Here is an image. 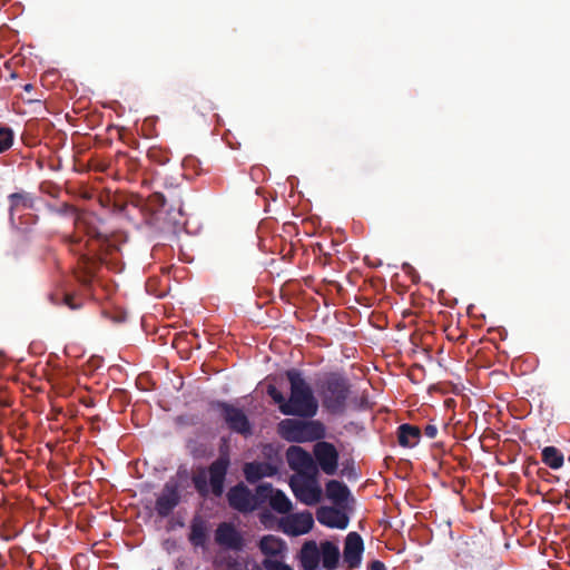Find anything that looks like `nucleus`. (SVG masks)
Masks as SVG:
<instances>
[{"label":"nucleus","mask_w":570,"mask_h":570,"mask_svg":"<svg viewBox=\"0 0 570 570\" xmlns=\"http://www.w3.org/2000/svg\"><path fill=\"white\" fill-rule=\"evenodd\" d=\"M287 379L291 383V395L289 399L286 400V404L282 406V413L303 417L314 416L317 412L318 404L309 385L295 370L287 372Z\"/></svg>","instance_id":"1"},{"label":"nucleus","mask_w":570,"mask_h":570,"mask_svg":"<svg viewBox=\"0 0 570 570\" xmlns=\"http://www.w3.org/2000/svg\"><path fill=\"white\" fill-rule=\"evenodd\" d=\"M278 433L288 442L304 443L324 438L325 428L318 421L285 419L278 424Z\"/></svg>","instance_id":"2"},{"label":"nucleus","mask_w":570,"mask_h":570,"mask_svg":"<svg viewBox=\"0 0 570 570\" xmlns=\"http://www.w3.org/2000/svg\"><path fill=\"white\" fill-rule=\"evenodd\" d=\"M228 464V458L220 456L209 466L208 471L197 473L194 476V484L198 492L203 495L212 492L216 497H219L224 490Z\"/></svg>","instance_id":"3"},{"label":"nucleus","mask_w":570,"mask_h":570,"mask_svg":"<svg viewBox=\"0 0 570 570\" xmlns=\"http://www.w3.org/2000/svg\"><path fill=\"white\" fill-rule=\"evenodd\" d=\"M316 474H294L289 479V487L295 498L306 505L317 504L323 497V490Z\"/></svg>","instance_id":"4"},{"label":"nucleus","mask_w":570,"mask_h":570,"mask_svg":"<svg viewBox=\"0 0 570 570\" xmlns=\"http://www.w3.org/2000/svg\"><path fill=\"white\" fill-rule=\"evenodd\" d=\"M347 395L348 390L343 380H330L323 394V405L328 412L341 414L345 410Z\"/></svg>","instance_id":"5"},{"label":"nucleus","mask_w":570,"mask_h":570,"mask_svg":"<svg viewBox=\"0 0 570 570\" xmlns=\"http://www.w3.org/2000/svg\"><path fill=\"white\" fill-rule=\"evenodd\" d=\"M313 524L314 519L308 511L286 514L279 520L281 530L292 537H298L309 532Z\"/></svg>","instance_id":"6"},{"label":"nucleus","mask_w":570,"mask_h":570,"mask_svg":"<svg viewBox=\"0 0 570 570\" xmlns=\"http://www.w3.org/2000/svg\"><path fill=\"white\" fill-rule=\"evenodd\" d=\"M286 460L295 474L317 473L312 455L301 446L292 445L286 451Z\"/></svg>","instance_id":"7"},{"label":"nucleus","mask_w":570,"mask_h":570,"mask_svg":"<svg viewBox=\"0 0 570 570\" xmlns=\"http://www.w3.org/2000/svg\"><path fill=\"white\" fill-rule=\"evenodd\" d=\"M314 455L324 473L328 475L336 473L338 452L333 444L324 441L317 442L314 445Z\"/></svg>","instance_id":"8"},{"label":"nucleus","mask_w":570,"mask_h":570,"mask_svg":"<svg viewBox=\"0 0 570 570\" xmlns=\"http://www.w3.org/2000/svg\"><path fill=\"white\" fill-rule=\"evenodd\" d=\"M364 544L361 535L356 532H350L345 539L343 550V560L348 568L355 569L361 566Z\"/></svg>","instance_id":"9"},{"label":"nucleus","mask_w":570,"mask_h":570,"mask_svg":"<svg viewBox=\"0 0 570 570\" xmlns=\"http://www.w3.org/2000/svg\"><path fill=\"white\" fill-rule=\"evenodd\" d=\"M227 498L230 507L240 512L253 511L258 503L257 498L242 484L232 488Z\"/></svg>","instance_id":"10"},{"label":"nucleus","mask_w":570,"mask_h":570,"mask_svg":"<svg viewBox=\"0 0 570 570\" xmlns=\"http://www.w3.org/2000/svg\"><path fill=\"white\" fill-rule=\"evenodd\" d=\"M220 409L229 429L242 434L249 433L250 425L242 410L226 403L220 404Z\"/></svg>","instance_id":"11"},{"label":"nucleus","mask_w":570,"mask_h":570,"mask_svg":"<svg viewBox=\"0 0 570 570\" xmlns=\"http://www.w3.org/2000/svg\"><path fill=\"white\" fill-rule=\"evenodd\" d=\"M178 502L179 493L177 483L169 481L165 484L160 495L156 501V510L160 515L166 517L173 511Z\"/></svg>","instance_id":"12"},{"label":"nucleus","mask_w":570,"mask_h":570,"mask_svg":"<svg viewBox=\"0 0 570 570\" xmlns=\"http://www.w3.org/2000/svg\"><path fill=\"white\" fill-rule=\"evenodd\" d=\"M216 542L230 550H240L243 548V538L240 533L229 523L218 525L215 533Z\"/></svg>","instance_id":"13"},{"label":"nucleus","mask_w":570,"mask_h":570,"mask_svg":"<svg viewBox=\"0 0 570 570\" xmlns=\"http://www.w3.org/2000/svg\"><path fill=\"white\" fill-rule=\"evenodd\" d=\"M317 521L328 528L346 529L348 525L347 515L332 507H321L316 512Z\"/></svg>","instance_id":"14"},{"label":"nucleus","mask_w":570,"mask_h":570,"mask_svg":"<svg viewBox=\"0 0 570 570\" xmlns=\"http://www.w3.org/2000/svg\"><path fill=\"white\" fill-rule=\"evenodd\" d=\"M259 548L266 556L265 559H274L279 561L285 558L287 551L286 543L275 535L263 537L259 542Z\"/></svg>","instance_id":"15"},{"label":"nucleus","mask_w":570,"mask_h":570,"mask_svg":"<svg viewBox=\"0 0 570 570\" xmlns=\"http://www.w3.org/2000/svg\"><path fill=\"white\" fill-rule=\"evenodd\" d=\"M299 561L304 570H316L318 568L321 563L320 547L315 541H307L303 544Z\"/></svg>","instance_id":"16"},{"label":"nucleus","mask_w":570,"mask_h":570,"mask_svg":"<svg viewBox=\"0 0 570 570\" xmlns=\"http://www.w3.org/2000/svg\"><path fill=\"white\" fill-rule=\"evenodd\" d=\"M277 473V468L267 462H252L244 468V474L248 482H256L262 478L273 476Z\"/></svg>","instance_id":"17"},{"label":"nucleus","mask_w":570,"mask_h":570,"mask_svg":"<svg viewBox=\"0 0 570 570\" xmlns=\"http://www.w3.org/2000/svg\"><path fill=\"white\" fill-rule=\"evenodd\" d=\"M318 547L322 566L327 570H334L340 561L338 546L331 541H323Z\"/></svg>","instance_id":"18"},{"label":"nucleus","mask_w":570,"mask_h":570,"mask_svg":"<svg viewBox=\"0 0 570 570\" xmlns=\"http://www.w3.org/2000/svg\"><path fill=\"white\" fill-rule=\"evenodd\" d=\"M326 497L334 504L344 507L348 500L350 490L343 482L331 480L326 484Z\"/></svg>","instance_id":"19"},{"label":"nucleus","mask_w":570,"mask_h":570,"mask_svg":"<svg viewBox=\"0 0 570 570\" xmlns=\"http://www.w3.org/2000/svg\"><path fill=\"white\" fill-rule=\"evenodd\" d=\"M421 432L417 428L403 424L399 428V443L404 448H413L419 443Z\"/></svg>","instance_id":"20"},{"label":"nucleus","mask_w":570,"mask_h":570,"mask_svg":"<svg viewBox=\"0 0 570 570\" xmlns=\"http://www.w3.org/2000/svg\"><path fill=\"white\" fill-rule=\"evenodd\" d=\"M269 504L278 513L286 514L292 510V501L281 490H269Z\"/></svg>","instance_id":"21"},{"label":"nucleus","mask_w":570,"mask_h":570,"mask_svg":"<svg viewBox=\"0 0 570 570\" xmlns=\"http://www.w3.org/2000/svg\"><path fill=\"white\" fill-rule=\"evenodd\" d=\"M542 461L551 469L558 470L563 465V454L554 446H546L542 450Z\"/></svg>","instance_id":"22"},{"label":"nucleus","mask_w":570,"mask_h":570,"mask_svg":"<svg viewBox=\"0 0 570 570\" xmlns=\"http://www.w3.org/2000/svg\"><path fill=\"white\" fill-rule=\"evenodd\" d=\"M189 540L194 546H197V547H203L205 544L206 529L203 523H200V522L193 523Z\"/></svg>","instance_id":"23"},{"label":"nucleus","mask_w":570,"mask_h":570,"mask_svg":"<svg viewBox=\"0 0 570 570\" xmlns=\"http://www.w3.org/2000/svg\"><path fill=\"white\" fill-rule=\"evenodd\" d=\"M13 142V132L9 128L0 127V154L8 150Z\"/></svg>","instance_id":"24"},{"label":"nucleus","mask_w":570,"mask_h":570,"mask_svg":"<svg viewBox=\"0 0 570 570\" xmlns=\"http://www.w3.org/2000/svg\"><path fill=\"white\" fill-rule=\"evenodd\" d=\"M267 393L273 399V401L278 404V409L282 412L283 404H286V400L282 392H279L274 385H269Z\"/></svg>","instance_id":"25"},{"label":"nucleus","mask_w":570,"mask_h":570,"mask_svg":"<svg viewBox=\"0 0 570 570\" xmlns=\"http://www.w3.org/2000/svg\"><path fill=\"white\" fill-rule=\"evenodd\" d=\"M424 432H425V435H426L428 438L433 439V438H435V435H436V433H438V429H436V426H434V425H428V426L425 428Z\"/></svg>","instance_id":"26"},{"label":"nucleus","mask_w":570,"mask_h":570,"mask_svg":"<svg viewBox=\"0 0 570 570\" xmlns=\"http://www.w3.org/2000/svg\"><path fill=\"white\" fill-rule=\"evenodd\" d=\"M370 570H386V567L383 562L375 560L370 564Z\"/></svg>","instance_id":"27"},{"label":"nucleus","mask_w":570,"mask_h":570,"mask_svg":"<svg viewBox=\"0 0 570 570\" xmlns=\"http://www.w3.org/2000/svg\"><path fill=\"white\" fill-rule=\"evenodd\" d=\"M10 198H11L12 207L17 206L19 204V202L21 200V196L17 195V194L11 195Z\"/></svg>","instance_id":"28"},{"label":"nucleus","mask_w":570,"mask_h":570,"mask_svg":"<svg viewBox=\"0 0 570 570\" xmlns=\"http://www.w3.org/2000/svg\"><path fill=\"white\" fill-rule=\"evenodd\" d=\"M66 303L70 306V308H76V306L71 304L69 296H66Z\"/></svg>","instance_id":"29"}]
</instances>
